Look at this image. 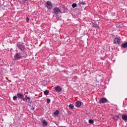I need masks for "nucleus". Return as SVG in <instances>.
<instances>
[{"label": "nucleus", "instance_id": "22", "mask_svg": "<svg viewBox=\"0 0 127 127\" xmlns=\"http://www.w3.org/2000/svg\"><path fill=\"white\" fill-rule=\"evenodd\" d=\"M22 101H23L24 102H27V99L26 98L23 97L22 99Z\"/></svg>", "mask_w": 127, "mask_h": 127}, {"label": "nucleus", "instance_id": "8", "mask_svg": "<svg viewBox=\"0 0 127 127\" xmlns=\"http://www.w3.org/2000/svg\"><path fill=\"white\" fill-rule=\"evenodd\" d=\"M122 119L123 120V121H127V115L126 114H122Z\"/></svg>", "mask_w": 127, "mask_h": 127}, {"label": "nucleus", "instance_id": "18", "mask_svg": "<svg viewBox=\"0 0 127 127\" xmlns=\"http://www.w3.org/2000/svg\"><path fill=\"white\" fill-rule=\"evenodd\" d=\"M54 114L55 116H58V115L59 114V111H58V110H57L54 113Z\"/></svg>", "mask_w": 127, "mask_h": 127}, {"label": "nucleus", "instance_id": "25", "mask_svg": "<svg viewBox=\"0 0 127 127\" xmlns=\"http://www.w3.org/2000/svg\"><path fill=\"white\" fill-rule=\"evenodd\" d=\"M26 99H27V100H30V97H27L26 98Z\"/></svg>", "mask_w": 127, "mask_h": 127}, {"label": "nucleus", "instance_id": "5", "mask_svg": "<svg viewBox=\"0 0 127 127\" xmlns=\"http://www.w3.org/2000/svg\"><path fill=\"white\" fill-rule=\"evenodd\" d=\"M107 102H108V99H107L106 98H103L101 99L100 100L99 103L104 104L105 103H107Z\"/></svg>", "mask_w": 127, "mask_h": 127}, {"label": "nucleus", "instance_id": "2", "mask_svg": "<svg viewBox=\"0 0 127 127\" xmlns=\"http://www.w3.org/2000/svg\"><path fill=\"white\" fill-rule=\"evenodd\" d=\"M53 13H54L55 15L60 14L61 13V10L59 7H55L53 9Z\"/></svg>", "mask_w": 127, "mask_h": 127}, {"label": "nucleus", "instance_id": "23", "mask_svg": "<svg viewBox=\"0 0 127 127\" xmlns=\"http://www.w3.org/2000/svg\"><path fill=\"white\" fill-rule=\"evenodd\" d=\"M50 102H51L50 99L47 98V103L48 104H49V103H50Z\"/></svg>", "mask_w": 127, "mask_h": 127}, {"label": "nucleus", "instance_id": "21", "mask_svg": "<svg viewBox=\"0 0 127 127\" xmlns=\"http://www.w3.org/2000/svg\"><path fill=\"white\" fill-rule=\"evenodd\" d=\"M88 123L91 124H94V121L93 120H89Z\"/></svg>", "mask_w": 127, "mask_h": 127}, {"label": "nucleus", "instance_id": "24", "mask_svg": "<svg viewBox=\"0 0 127 127\" xmlns=\"http://www.w3.org/2000/svg\"><path fill=\"white\" fill-rule=\"evenodd\" d=\"M26 21H27V22H29V18H28V17H26Z\"/></svg>", "mask_w": 127, "mask_h": 127}, {"label": "nucleus", "instance_id": "27", "mask_svg": "<svg viewBox=\"0 0 127 127\" xmlns=\"http://www.w3.org/2000/svg\"><path fill=\"white\" fill-rule=\"evenodd\" d=\"M117 117V118H120V116H116Z\"/></svg>", "mask_w": 127, "mask_h": 127}, {"label": "nucleus", "instance_id": "7", "mask_svg": "<svg viewBox=\"0 0 127 127\" xmlns=\"http://www.w3.org/2000/svg\"><path fill=\"white\" fill-rule=\"evenodd\" d=\"M17 96L18 97V98H19L21 100H22V99H23V98H24V95H23L21 93H17Z\"/></svg>", "mask_w": 127, "mask_h": 127}, {"label": "nucleus", "instance_id": "19", "mask_svg": "<svg viewBox=\"0 0 127 127\" xmlns=\"http://www.w3.org/2000/svg\"><path fill=\"white\" fill-rule=\"evenodd\" d=\"M69 109H71V110H73V109H74V105L70 104L69 105Z\"/></svg>", "mask_w": 127, "mask_h": 127}, {"label": "nucleus", "instance_id": "1", "mask_svg": "<svg viewBox=\"0 0 127 127\" xmlns=\"http://www.w3.org/2000/svg\"><path fill=\"white\" fill-rule=\"evenodd\" d=\"M17 47L22 52L23 56H26V48L23 45H21L20 43H17Z\"/></svg>", "mask_w": 127, "mask_h": 127}, {"label": "nucleus", "instance_id": "6", "mask_svg": "<svg viewBox=\"0 0 127 127\" xmlns=\"http://www.w3.org/2000/svg\"><path fill=\"white\" fill-rule=\"evenodd\" d=\"M114 42L116 44H117V43L118 44H120V43H121V38H115V40H114Z\"/></svg>", "mask_w": 127, "mask_h": 127}, {"label": "nucleus", "instance_id": "14", "mask_svg": "<svg viewBox=\"0 0 127 127\" xmlns=\"http://www.w3.org/2000/svg\"><path fill=\"white\" fill-rule=\"evenodd\" d=\"M44 95H45L46 96H48V95L49 94V90H45L44 92Z\"/></svg>", "mask_w": 127, "mask_h": 127}, {"label": "nucleus", "instance_id": "13", "mask_svg": "<svg viewBox=\"0 0 127 127\" xmlns=\"http://www.w3.org/2000/svg\"><path fill=\"white\" fill-rule=\"evenodd\" d=\"M122 47H123V48H127V42L122 44Z\"/></svg>", "mask_w": 127, "mask_h": 127}, {"label": "nucleus", "instance_id": "16", "mask_svg": "<svg viewBox=\"0 0 127 127\" xmlns=\"http://www.w3.org/2000/svg\"><path fill=\"white\" fill-rule=\"evenodd\" d=\"M71 6L73 7V8H75V7H77V3H73L72 4Z\"/></svg>", "mask_w": 127, "mask_h": 127}, {"label": "nucleus", "instance_id": "9", "mask_svg": "<svg viewBox=\"0 0 127 127\" xmlns=\"http://www.w3.org/2000/svg\"><path fill=\"white\" fill-rule=\"evenodd\" d=\"M55 90L56 92H58L62 91V88L58 86L55 87Z\"/></svg>", "mask_w": 127, "mask_h": 127}, {"label": "nucleus", "instance_id": "10", "mask_svg": "<svg viewBox=\"0 0 127 127\" xmlns=\"http://www.w3.org/2000/svg\"><path fill=\"white\" fill-rule=\"evenodd\" d=\"M86 4H87V3H86V2L79 1V2L78 4V5H79V6H81V5H86Z\"/></svg>", "mask_w": 127, "mask_h": 127}, {"label": "nucleus", "instance_id": "20", "mask_svg": "<svg viewBox=\"0 0 127 127\" xmlns=\"http://www.w3.org/2000/svg\"><path fill=\"white\" fill-rule=\"evenodd\" d=\"M13 101H16L17 100V96H14L13 97Z\"/></svg>", "mask_w": 127, "mask_h": 127}, {"label": "nucleus", "instance_id": "17", "mask_svg": "<svg viewBox=\"0 0 127 127\" xmlns=\"http://www.w3.org/2000/svg\"><path fill=\"white\" fill-rule=\"evenodd\" d=\"M28 2V0H22L23 4H25V3H27Z\"/></svg>", "mask_w": 127, "mask_h": 127}, {"label": "nucleus", "instance_id": "11", "mask_svg": "<svg viewBox=\"0 0 127 127\" xmlns=\"http://www.w3.org/2000/svg\"><path fill=\"white\" fill-rule=\"evenodd\" d=\"M81 105H82V103H81V102L80 101H77L75 104V106L77 108H80V107H81Z\"/></svg>", "mask_w": 127, "mask_h": 127}, {"label": "nucleus", "instance_id": "26", "mask_svg": "<svg viewBox=\"0 0 127 127\" xmlns=\"http://www.w3.org/2000/svg\"><path fill=\"white\" fill-rule=\"evenodd\" d=\"M31 109H32V111H34V110H35V108L32 107Z\"/></svg>", "mask_w": 127, "mask_h": 127}, {"label": "nucleus", "instance_id": "4", "mask_svg": "<svg viewBox=\"0 0 127 127\" xmlns=\"http://www.w3.org/2000/svg\"><path fill=\"white\" fill-rule=\"evenodd\" d=\"M46 6L49 9H52V2L50 1H47L46 3Z\"/></svg>", "mask_w": 127, "mask_h": 127}, {"label": "nucleus", "instance_id": "15", "mask_svg": "<svg viewBox=\"0 0 127 127\" xmlns=\"http://www.w3.org/2000/svg\"><path fill=\"white\" fill-rule=\"evenodd\" d=\"M93 27H95V28H100V27L97 23H94L93 24Z\"/></svg>", "mask_w": 127, "mask_h": 127}, {"label": "nucleus", "instance_id": "3", "mask_svg": "<svg viewBox=\"0 0 127 127\" xmlns=\"http://www.w3.org/2000/svg\"><path fill=\"white\" fill-rule=\"evenodd\" d=\"M21 58H22L21 53H18L14 56V60H19V59H21Z\"/></svg>", "mask_w": 127, "mask_h": 127}, {"label": "nucleus", "instance_id": "12", "mask_svg": "<svg viewBox=\"0 0 127 127\" xmlns=\"http://www.w3.org/2000/svg\"><path fill=\"white\" fill-rule=\"evenodd\" d=\"M42 123L43 124V127H46L48 124L47 123V122L45 120L42 121Z\"/></svg>", "mask_w": 127, "mask_h": 127}]
</instances>
